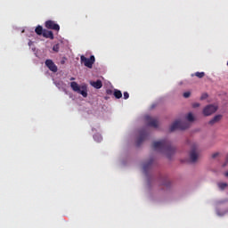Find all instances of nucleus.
Returning <instances> with one entry per match:
<instances>
[{
	"instance_id": "26",
	"label": "nucleus",
	"mask_w": 228,
	"mask_h": 228,
	"mask_svg": "<svg viewBox=\"0 0 228 228\" xmlns=\"http://www.w3.org/2000/svg\"><path fill=\"white\" fill-rule=\"evenodd\" d=\"M216 156H218V153H215L212 155V158H216Z\"/></svg>"
},
{
	"instance_id": "27",
	"label": "nucleus",
	"mask_w": 228,
	"mask_h": 228,
	"mask_svg": "<svg viewBox=\"0 0 228 228\" xmlns=\"http://www.w3.org/2000/svg\"><path fill=\"white\" fill-rule=\"evenodd\" d=\"M76 78L74 77H72L71 78H70V81H74Z\"/></svg>"
},
{
	"instance_id": "28",
	"label": "nucleus",
	"mask_w": 228,
	"mask_h": 228,
	"mask_svg": "<svg viewBox=\"0 0 228 228\" xmlns=\"http://www.w3.org/2000/svg\"><path fill=\"white\" fill-rule=\"evenodd\" d=\"M225 177H228V171L224 173Z\"/></svg>"
},
{
	"instance_id": "17",
	"label": "nucleus",
	"mask_w": 228,
	"mask_h": 228,
	"mask_svg": "<svg viewBox=\"0 0 228 228\" xmlns=\"http://www.w3.org/2000/svg\"><path fill=\"white\" fill-rule=\"evenodd\" d=\"M194 76H196V77H199V79H202V77H204V76H206V73L202 72H196L194 74Z\"/></svg>"
},
{
	"instance_id": "6",
	"label": "nucleus",
	"mask_w": 228,
	"mask_h": 228,
	"mask_svg": "<svg viewBox=\"0 0 228 228\" xmlns=\"http://www.w3.org/2000/svg\"><path fill=\"white\" fill-rule=\"evenodd\" d=\"M218 110L217 106L215 105H208L203 109V115L205 117H209L213 115V113H216V111Z\"/></svg>"
},
{
	"instance_id": "11",
	"label": "nucleus",
	"mask_w": 228,
	"mask_h": 228,
	"mask_svg": "<svg viewBox=\"0 0 228 228\" xmlns=\"http://www.w3.org/2000/svg\"><path fill=\"white\" fill-rule=\"evenodd\" d=\"M90 85L94 88H96V90H99V89L102 88V81H101V80L91 81Z\"/></svg>"
},
{
	"instance_id": "4",
	"label": "nucleus",
	"mask_w": 228,
	"mask_h": 228,
	"mask_svg": "<svg viewBox=\"0 0 228 228\" xmlns=\"http://www.w3.org/2000/svg\"><path fill=\"white\" fill-rule=\"evenodd\" d=\"M80 61L81 63H84L85 67H87V69H92V67H94V63H95V56L91 55L88 59L85 57V55H81Z\"/></svg>"
},
{
	"instance_id": "5",
	"label": "nucleus",
	"mask_w": 228,
	"mask_h": 228,
	"mask_svg": "<svg viewBox=\"0 0 228 228\" xmlns=\"http://www.w3.org/2000/svg\"><path fill=\"white\" fill-rule=\"evenodd\" d=\"M199 148L197 146V144H193L191 146V150L190 152V159H191V163H196L197 159H199Z\"/></svg>"
},
{
	"instance_id": "21",
	"label": "nucleus",
	"mask_w": 228,
	"mask_h": 228,
	"mask_svg": "<svg viewBox=\"0 0 228 228\" xmlns=\"http://www.w3.org/2000/svg\"><path fill=\"white\" fill-rule=\"evenodd\" d=\"M106 94H107V95H113V90H111V89H107L106 90Z\"/></svg>"
},
{
	"instance_id": "14",
	"label": "nucleus",
	"mask_w": 228,
	"mask_h": 228,
	"mask_svg": "<svg viewBox=\"0 0 228 228\" xmlns=\"http://www.w3.org/2000/svg\"><path fill=\"white\" fill-rule=\"evenodd\" d=\"M37 35H44V28L42 26L38 25L35 29Z\"/></svg>"
},
{
	"instance_id": "15",
	"label": "nucleus",
	"mask_w": 228,
	"mask_h": 228,
	"mask_svg": "<svg viewBox=\"0 0 228 228\" xmlns=\"http://www.w3.org/2000/svg\"><path fill=\"white\" fill-rule=\"evenodd\" d=\"M218 188H220V190H225V188H227L228 184L227 183H217Z\"/></svg>"
},
{
	"instance_id": "20",
	"label": "nucleus",
	"mask_w": 228,
	"mask_h": 228,
	"mask_svg": "<svg viewBox=\"0 0 228 228\" xmlns=\"http://www.w3.org/2000/svg\"><path fill=\"white\" fill-rule=\"evenodd\" d=\"M190 95H191V93H190V92H185V93H183V97H184L185 99H188V97H190Z\"/></svg>"
},
{
	"instance_id": "2",
	"label": "nucleus",
	"mask_w": 228,
	"mask_h": 228,
	"mask_svg": "<svg viewBox=\"0 0 228 228\" xmlns=\"http://www.w3.org/2000/svg\"><path fill=\"white\" fill-rule=\"evenodd\" d=\"M70 88L73 90V92L80 94V95L84 97H88V89L86 87V85L79 86L77 82L73 81L70 83Z\"/></svg>"
},
{
	"instance_id": "9",
	"label": "nucleus",
	"mask_w": 228,
	"mask_h": 228,
	"mask_svg": "<svg viewBox=\"0 0 228 228\" xmlns=\"http://www.w3.org/2000/svg\"><path fill=\"white\" fill-rule=\"evenodd\" d=\"M45 63L46 67L49 69V70H51L52 72H58V67L56 66V64H54L53 60L48 59L45 61Z\"/></svg>"
},
{
	"instance_id": "7",
	"label": "nucleus",
	"mask_w": 228,
	"mask_h": 228,
	"mask_svg": "<svg viewBox=\"0 0 228 228\" xmlns=\"http://www.w3.org/2000/svg\"><path fill=\"white\" fill-rule=\"evenodd\" d=\"M45 28L47 29H53V31H60V25L53 20H47L45 22Z\"/></svg>"
},
{
	"instance_id": "25",
	"label": "nucleus",
	"mask_w": 228,
	"mask_h": 228,
	"mask_svg": "<svg viewBox=\"0 0 228 228\" xmlns=\"http://www.w3.org/2000/svg\"><path fill=\"white\" fill-rule=\"evenodd\" d=\"M199 106H200V103H193L192 104L193 108H199Z\"/></svg>"
},
{
	"instance_id": "23",
	"label": "nucleus",
	"mask_w": 228,
	"mask_h": 228,
	"mask_svg": "<svg viewBox=\"0 0 228 228\" xmlns=\"http://www.w3.org/2000/svg\"><path fill=\"white\" fill-rule=\"evenodd\" d=\"M123 95H124V99H129V93L125 92V93L123 94Z\"/></svg>"
},
{
	"instance_id": "12",
	"label": "nucleus",
	"mask_w": 228,
	"mask_h": 228,
	"mask_svg": "<svg viewBox=\"0 0 228 228\" xmlns=\"http://www.w3.org/2000/svg\"><path fill=\"white\" fill-rule=\"evenodd\" d=\"M222 117H223V116L220 115V114L215 116V117L208 122L209 126H215V124H218V122L222 120Z\"/></svg>"
},
{
	"instance_id": "19",
	"label": "nucleus",
	"mask_w": 228,
	"mask_h": 228,
	"mask_svg": "<svg viewBox=\"0 0 228 228\" xmlns=\"http://www.w3.org/2000/svg\"><path fill=\"white\" fill-rule=\"evenodd\" d=\"M53 51H54L55 53H58V51H60V45H54L53 47Z\"/></svg>"
},
{
	"instance_id": "8",
	"label": "nucleus",
	"mask_w": 228,
	"mask_h": 228,
	"mask_svg": "<svg viewBox=\"0 0 228 228\" xmlns=\"http://www.w3.org/2000/svg\"><path fill=\"white\" fill-rule=\"evenodd\" d=\"M145 122H147L150 127H158L159 122L158 119L151 118V116H145Z\"/></svg>"
},
{
	"instance_id": "22",
	"label": "nucleus",
	"mask_w": 228,
	"mask_h": 228,
	"mask_svg": "<svg viewBox=\"0 0 228 228\" xmlns=\"http://www.w3.org/2000/svg\"><path fill=\"white\" fill-rule=\"evenodd\" d=\"M142 142H143V136H141V137L137 140V145H140V143H142Z\"/></svg>"
},
{
	"instance_id": "16",
	"label": "nucleus",
	"mask_w": 228,
	"mask_h": 228,
	"mask_svg": "<svg viewBox=\"0 0 228 228\" xmlns=\"http://www.w3.org/2000/svg\"><path fill=\"white\" fill-rule=\"evenodd\" d=\"M186 118L188 122H193V120H195V117H193V114L191 112L187 115Z\"/></svg>"
},
{
	"instance_id": "24",
	"label": "nucleus",
	"mask_w": 228,
	"mask_h": 228,
	"mask_svg": "<svg viewBox=\"0 0 228 228\" xmlns=\"http://www.w3.org/2000/svg\"><path fill=\"white\" fill-rule=\"evenodd\" d=\"M65 61H67V58H63V59L61 61V65H65Z\"/></svg>"
},
{
	"instance_id": "1",
	"label": "nucleus",
	"mask_w": 228,
	"mask_h": 228,
	"mask_svg": "<svg viewBox=\"0 0 228 228\" xmlns=\"http://www.w3.org/2000/svg\"><path fill=\"white\" fill-rule=\"evenodd\" d=\"M153 149L154 151H163L167 158H170L172 154L175 153V149L167 140L153 142Z\"/></svg>"
},
{
	"instance_id": "18",
	"label": "nucleus",
	"mask_w": 228,
	"mask_h": 228,
	"mask_svg": "<svg viewBox=\"0 0 228 228\" xmlns=\"http://www.w3.org/2000/svg\"><path fill=\"white\" fill-rule=\"evenodd\" d=\"M94 139L95 140V142H102V137L100 134H95L94 135Z\"/></svg>"
},
{
	"instance_id": "10",
	"label": "nucleus",
	"mask_w": 228,
	"mask_h": 228,
	"mask_svg": "<svg viewBox=\"0 0 228 228\" xmlns=\"http://www.w3.org/2000/svg\"><path fill=\"white\" fill-rule=\"evenodd\" d=\"M43 37L44 38H50V40H54V34H53V31L51 30L44 29Z\"/></svg>"
},
{
	"instance_id": "3",
	"label": "nucleus",
	"mask_w": 228,
	"mask_h": 228,
	"mask_svg": "<svg viewBox=\"0 0 228 228\" xmlns=\"http://www.w3.org/2000/svg\"><path fill=\"white\" fill-rule=\"evenodd\" d=\"M188 127H190V125L188 123H184V122L176 120L171 125L169 131L171 133H174V131H176V129L184 131V129H188Z\"/></svg>"
},
{
	"instance_id": "13",
	"label": "nucleus",
	"mask_w": 228,
	"mask_h": 228,
	"mask_svg": "<svg viewBox=\"0 0 228 228\" xmlns=\"http://www.w3.org/2000/svg\"><path fill=\"white\" fill-rule=\"evenodd\" d=\"M113 95L116 99H122V92L120 90L115 89Z\"/></svg>"
}]
</instances>
